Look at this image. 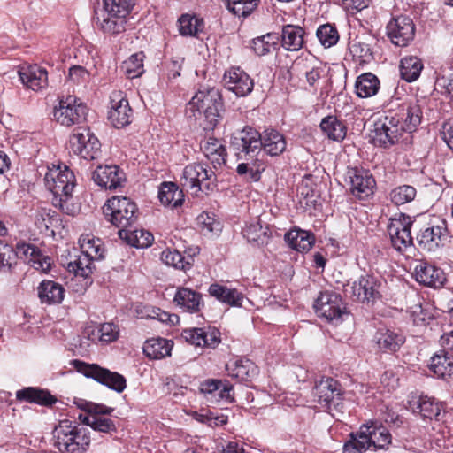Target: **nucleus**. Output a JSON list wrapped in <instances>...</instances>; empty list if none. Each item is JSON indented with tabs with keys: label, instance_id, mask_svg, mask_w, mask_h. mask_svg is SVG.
I'll list each match as a JSON object with an SVG mask.
<instances>
[{
	"label": "nucleus",
	"instance_id": "obj_1",
	"mask_svg": "<svg viewBox=\"0 0 453 453\" xmlns=\"http://www.w3.org/2000/svg\"><path fill=\"white\" fill-rule=\"evenodd\" d=\"M187 111H191L196 119H204V129H213L219 123L223 111L222 97L219 89L215 88L199 89L190 99Z\"/></svg>",
	"mask_w": 453,
	"mask_h": 453
},
{
	"label": "nucleus",
	"instance_id": "obj_2",
	"mask_svg": "<svg viewBox=\"0 0 453 453\" xmlns=\"http://www.w3.org/2000/svg\"><path fill=\"white\" fill-rule=\"evenodd\" d=\"M55 446L60 453H85L90 445V431L69 419L61 420L54 430Z\"/></svg>",
	"mask_w": 453,
	"mask_h": 453
},
{
	"label": "nucleus",
	"instance_id": "obj_3",
	"mask_svg": "<svg viewBox=\"0 0 453 453\" xmlns=\"http://www.w3.org/2000/svg\"><path fill=\"white\" fill-rule=\"evenodd\" d=\"M44 180L46 187L54 196L53 204L63 212L72 214L73 209L70 208L68 202L75 187L73 173L65 165L63 169L60 166L53 167L46 173Z\"/></svg>",
	"mask_w": 453,
	"mask_h": 453
},
{
	"label": "nucleus",
	"instance_id": "obj_4",
	"mask_svg": "<svg viewBox=\"0 0 453 453\" xmlns=\"http://www.w3.org/2000/svg\"><path fill=\"white\" fill-rule=\"evenodd\" d=\"M104 213L108 220L119 228V236L127 234L138 219V208L134 202L127 196H112L104 206Z\"/></svg>",
	"mask_w": 453,
	"mask_h": 453
},
{
	"label": "nucleus",
	"instance_id": "obj_5",
	"mask_svg": "<svg viewBox=\"0 0 453 453\" xmlns=\"http://www.w3.org/2000/svg\"><path fill=\"white\" fill-rule=\"evenodd\" d=\"M135 0H102V9L96 12L97 24L101 28H120L134 19L131 15Z\"/></svg>",
	"mask_w": 453,
	"mask_h": 453
},
{
	"label": "nucleus",
	"instance_id": "obj_6",
	"mask_svg": "<svg viewBox=\"0 0 453 453\" xmlns=\"http://www.w3.org/2000/svg\"><path fill=\"white\" fill-rule=\"evenodd\" d=\"M180 184L186 191L198 196L199 192L211 191L216 188V175L206 164L191 163L184 167Z\"/></svg>",
	"mask_w": 453,
	"mask_h": 453
},
{
	"label": "nucleus",
	"instance_id": "obj_7",
	"mask_svg": "<svg viewBox=\"0 0 453 453\" xmlns=\"http://www.w3.org/2000/svg\"><path fill=\"white\" fill-rule=\"evenodd\" d=\"M71 365L85 377L93 379L117 393H122L127 388L125 377L117 372H111L96 364H88L79 359L72 360Z\"/></svg>",
	"mask_w": 453,
	"mask_h": 453
},
{
	"label": "nucleus",
	"instance_id": "obj_8",
	"mask_svg": "<svg viewBox=\"0 0 453 453\" xmlns=\"http://www.w3.org/2000/svg\"><path fill=\"white\" fill-rule=\"evenodd\" d=\"M313 307L316 314L326 321L338 324L347 315V309L340 294L334 291L320 292Z\"/></svg>",
	"mask_w": 453,
	"mask_h": 453
},
{
	"label": "nucleus",
	"instance_id": "obj_9",
	"mask_svg": "<svg viewBox=\"0 0 453 453\" xmlns=\"http://www.w3.org/2000/svg\"><path fill=\"white\" fill-rule=\"evenodd\" d=\"M404 132L399 116L390 112L374 123L372 138L375 145L388 148L396 143Z\"/></svg>",
	"mask_w": 453,
	"mask_h": 453
},
{
	"label": "nucleus",
	"instance_id": "obj_10",
	"mask_svg": "<svg viewBox=\"0 0 453 453\" xmlns=\"http://www.w3.org/2000/svg\"><path fill=\"white\" fill-rule=\"evenodd\" d=\"M72 151L86 160H95L101 154V143L88 127H80L70 137Z\"/></svg>",
	"mask_w": 453,
	"mask_h": 453
},
{
	"label": "nucleus",
	"instance_id": "obj_11",
	"mask_svg": "<svg viewBox=\"0 0 453 453\" xmlns=\"http://www.w3.org/2000/svg\"><path fill=\"white\" fill-rule=\"evenodd\" d=\"M87 106L79 98L69 95L65 99L59 101L53 115L59 124L70 127L84 121L87 116Z\"/></svg>",
	"mask_w": 453,
	"mask_h": 453
},
{
	"label": "nucleus",
	"instance_id": "obj_12",
	"mask_svg": "<svg viewBox=\"0 0 453 453\" xmlns=\"http://www.w3.org/2000/svg\"><path fill=\"white\" fill-rule=\"evenodd\" d=\"M413 224L411 218L404 213L390 219L388 225V232L390 237L393 248L400 253H403L412 244L411 228Z\"/></svg>",
	"mask_w": 453,
	"mask_h": 453
},
{
	"label": "nucleus",
	"instance_id": "obj_13",
	"mask_svg": "<svg viewBox=\"0 0 453 453\" xmlns=\"http://www.w3.org/2000/svg\"><path fill=\"white\" fill-rule=\"evenodd\" d=\"M346 181L349 185L351 194L359 199H365L373 195L376 188V181L372 174L364 168H348Z\"/></svg>",
	"mask_w": 453,
	"mask_h": 453
},
{
	"label": "nucleus",
	"instance_id": "obj_14",
	"mask_svg": "<svg viewBox=\"0 0 453 453\" xmlns=\"http://www.w3.org/2000/svg\"><path fill=\"white\" fill-rule=\"evenodd\" d=\"M232 146L237 152L239 159L244 156L259 153L261 150V134L250 127H245L242 131L236 133L232 139Z\"/></svg>",
	"mask_w": 453,
	"mask_h": 453
},
{
	"label": "nucleus",
	"instance_id": "obj_15",
	"mask_svg": "<svg viewBox=\"0 0 453 453\" xmlns=\"http://www.w3.org/2000/svg\"><path fill=\"white\" fill-rule=\"evenodd\" d=\"M448 235L447 222L440 219L437 224L421 229L417 234V242L423 250L435 251Z\"/></svg>",
	"mask_w": 453,
	"mask_h": 453
},
{
	"label": "nucleus",
	"instance_id": "obj_16",
	"mask_svg": "<svg viewBox=\"0 0 453 453\" xmlns=\"http://www.w3.org/2000/svg\"><path fill=\"white\" fill-rule=\"evenodd\" d=\"M412 275L417 282L430 288H440L445 280L443 271L424 260L416 261Z\"/></svg>",
	"mask_w": 453,
	"mask_h": 453
},
{
	"label": "nucleus",
	"instance_id": "obj_17",
	"mask_svg": "<svg viewBox=\"0 0 453 453\" xmlns=\"http://www.w3.org/2000/svg\"><path fill=\"white\" fill-rule=\"evenodd\" d=\"M225 87L237 96H246L254 87L253 80L240 67H231L225 72L223 77Z\"/></svg>",
	"mask_w": 453,
	"mask_h": 453
},
{
	"label": "nucleus",
	"instance_id": "obj_18",
	"mask_svg": "<svg viewBox=\"0 0 453 453\" xmlns=\"http://www.w3.org/2000/svg\"><path fill=\"white\" fill-rule=\"evenodd\" d=\"M111 105L108 119L116 128L124 127L131 123L133 111L122 92L115 91L111 94Z\"/></svg>",
	"mask_w": 453,
	"mask_h": 453
},
{
	"label": "nucleus",
	"instance_id": "obj_19",
	"mask_svg": "<svg viewBox=\"0 0 453 453\" xmlns=\"http://www.w3.org/2000/svg\"><path fill=\"white\" fill-rule=\"evenodd\" d=\"M319 403L327 409L336 407L342 399V388L340 382L331 377H322L315 387Z\"/></svg>",
	"mask_w": 453,
	"mask_h": 453
},
{
	"label": "nucleus",
	"instance_id": "obj_20",
	"mask_svg": "<svg viewBox=\"0 0 453 453\" xmlns=\"http://www.w3.org/2000/svg\"><path fill=\"white\" fill-rule=\"evenodd\" d=\"M13 251L18 257L23 259L35 270L46 273L50 269V257L43 256L41 250L34 244L18 242Z\"/></svg>",
	"mask_w": 453,
	"mask_h": 453
},
{
	"label": "nucleus",
	"instance_id": "obj_21",
	"mask_svg": "<svg viewBox=\"0 0 453 453\" xmlns=\"http://www.w3.org/2000/svg\"><path fill=\"white\" fill-rule=\"evenodd\" d=\"M94 182L105 189H116L125 180V174L117 165H99L92 174Z\"/></svg>",
	"mask_w": 453,
	"mask_h": 453
},
{
	"label": "nucleus",
	"instance_id": "obj_22",
	"mask_svg": "<svg viewBox=\"0 0 453 453\" xmlns=\"http://www.w3.org/2000/svg\"><path fill=\"white\" fill-rule=\"evenodd\" d=\"M18 73L22 84L33 91L42 90L48 86V72L37 65L21 66Z\"/></svg>",
	"mask_w": 453,
	"mask_h": 453
},
{
	"label": "nucleus",
	"instance_id": "obj_23",
	"mask_svg": "<svg viewBox=\"0 0 453 453\" xmlns=\"http://www.w3.org/2000/svg\"><path fill=\"white\" fill-rule=\"evenodd\" d=\"M352 295L360 302H373L380 296L377 279L370 274L361 275L351 287Z\"/></svg>",
	"mask_w": 453,
	"mask_h": 453
},
{
	"label": "nucleus",
	"instance_id": "obj_24",
	"mask_svg": "<svg viewBox=\"0 0 453 453\" xmlns=\"http://www.w3.org/2000/svg\"><path fill=\"white\" fill-rule=\"evenodd\" d=\"M375 342L382 352L395 353L405 342V336L400 330L380 328L376 332Z\"/></svg>",
	"mask_w": 453,
	"mask_h": 453
},
{
	"label": "nucleus",
	"instance_id": "obj_25",
	"mask_svg": "<svg viewBox=\"0 0 453 453\" xmlns=\"http://www.w3.org/2000/svg\"><path fill=\"white\" fill-rule=\"evenodd\" d=\"M393 114L399 116L401 126L407 133L415 131L421 123L422 110L418 101L403 104L398 112Z\"/></svg>",
	"mask_w": 453,
	"mask_h": 453
},
{
	"label": "nucleus",
	"instance_id": "obj_26",
	"mask_svg": "<svg viewBox=\"0 0 453 453\" xmlns=\"http://www.w3.org/2000/svg\"><path fill=\"white\" fill-rule=\"evenodd\" d=\"M210 296L222 303L231 307H242L244 300H248L245 295L237 288H228L225 285L213 283L209 287Z\"/></svg>",
	"mask_w": 453,
	"mask_h": 453
},
{
	"label": "nucleus",
	"instance_id": "obj_27",
	"mask_svg": "<svg viewBox=\"0 0 453 453\" xmlns=\"http://www.w3.org/2000/svg\"><path fill=\"white\" fill-rule=\"evenodd\" d=\"M201 150L215 169L221 167L226 162L227 152L221 140L215 137L206 138L201 143Z\"/></svg>",
	"mask_w": 453,
	"mask_h": 453
},
{
	"label": "nucleus",
	"instance_id": "obj_28",
	"mask_svg": "<svg viewBox=\"0 0 453 453\" xmlns=\"http://www.w3.org/2000/svg\"><path fill=\"white\" fill-rule=\"evenodd\" d=\"M173 302L184 311L198 312L203 306L202 295L188 288H178Z\"/></svg>",
	"mask_w": 453,
	"mask_h": 453
},
{
	"label": "nucleus",
	"instance_id": "obj_29",
	"mask_svg": "<svg viewBox=\"0 0 453 453\" xmlns=\"http://www.w3.org/2000/svg\"><path fill=\"white\" fill-rule=\"evenodd\" d=\"M228 376L238 381H250L257 374V365L250 359H236L226 365Z\"/></svg>",
	"mask_w": 453,
	"mask_h": 453
},
{
	"label": "nucleus",
	"instance_id": "obj_30",
	"mask_svg": "<svg viewBox=\"0 0 453 453\" xmlns=\"http://www.w3.org/2000/svg\"><path fill=\"white\" fill-rule=\"evenodd\" d=\"M286 242L289 247L298 252H308L315 242V236L310 231L294 228L284 235Z\"/></svg>",
	"mask_w": 453,
	"mask_h": 453
},
{
	"label": "nucleus",
	"instance_id": "obj_31",
	"mask_svg": "<svg viewBox=\"0 0 453 453\" xmlns=\"http://www.w3.org/2000/svg\"><path fill=\"white\" fill-rule=\"evenodd\" d=\"M286 140L283 134L274 129L265 130L261 134V149L272 157L280 155L286 150Z\"/></svg>",
	"mask_w": 453,
	"mask_h": 453
},
{
	"label": "nucleus",
	"instance_id": "obj_32",
	"mask_svg": "<svg viewBox=\"0 0 453 453\" xmlns=\"http://www.w3.org/2000/svg\"><path fill=\"white\" fill-rule=\"evenodd\" d=\"M38 296L42 303H60L65 296L64 287L56 281L44 280L37 288Z\"/></svg>",
	"mask_w": 453,
	"mask_h": 453
},
{
	"label": "nucleus",
	"instance_id": "obj_33",
	"mask_svg": "<svg viewBox=\"0 0 453 453\" xmlns=\"http://www.w3.org/2000/svg\"><path fill=\"white\" fill-rule=\"evenodd\" d=\"M16 397L19 401L34 403L44 406H50L57 401L49 391L32 387L18 390Z\"/></svg>",
	"mask_w": 453,
	"mask_h": 453
},
{
	"label": "nucleus",
	"instance_id": "obj_34",
	"mask_svg": "<svg viewBox=\"0 0 453 453\" xmlns=\"http://www.w3.org/2000/svg\"><path fill=\"white\" fill-rule=\"evenodd\" d=\"M380 86V80L375 74L365 73L357 78L355 83L356 94L358 97L368 98L378 93Z\"/></svg>",
	"mask_w": 453,
	"mask_h": 453
},
{
	"label": "nucleus",
	"instance_id": "obj_35",
	"mask_svg": "<svg viewBox=\"0 0 453 453\" xmlns=\"http://www.w3.org/2000/svg\"><path fill=\"white\" fill-rule=\"evenodd\" d=\"M172 348V341L165 338H153L144 342L142 350L150 359H161L171 355Z\"/></svg>",
	"mask_w": 453,
	"mask_h": 453
},
{
	"label": "nucleus",
	"instance_id": "obj_36",
	"mask_svg": "<svg viewBox=\"0 0 453 453\" xmlns=\"http://www.w3.org/2000/svg\"><path fill=\"white\" fill-rule=\"evenodd\" d=\"M320 128L333 141H342L347 134L346 126L333 115L326 116L321 120Z\"/></svg>",
	"mask_w": 453,
	"mask_h": 453
},
{
	"label": "nucleus",
	"instance_id": "obj_37",
	"mask_svg": "<svg viewBox=\"0 0 453 453\" xmlns=\"http://www.w3.org/2000/svg\"><path fill=\"white\" fill-rule=\"evenodd\" d=\"M158 198L162 204L171 205L172 207H178L182 204L184 196L182 189L173 182H165L161 185Z\"/></svg>",
	"mask_w": 453,
	"mask_h": 453
},
{
	"label": "nucleus",
	"instance_id": "obj_38",
	"mask_svg": "<svg viewBox=\"0 0 453 453\" xmlns=\"http://www.w3.org/2000/svg\"><path fill=\"white\" fill-rule=\"evenodd\" d=\"M429 369L438 378L450 376L453 373V356L442 352L431 357Z\"/></svg>",
	"mask_w": 453,
	"mask_h": 453
},
{
	"label": "nucleus",
	"instance_id": "obj_39",
	"mask_svg": "<svg viewBox=\"0 0 453 453\" xmlns=\"http://www.w3.org/2000/svg\"><path fill=\"white\" fill-rule=\"evenodd\" d=\"M370 446L375 449H383L391 443V434L383 426H378L374 422L365 424Z\"/></svg>",
	"mask_w": 453,
	"mask_h": 453
},
{
	"label": "nucleus",
	"instance_id": "obj_40",
	"mask_svg": "<svg viewBox=\"0 0 453 453\" xmlns=\"http://www.w3.org/2000/svg\"><path fill=\"white\" fill-rule=\"evenodd\" d=\"M280 35L275 32H269L264 35L257 36L252 40L251 47L257 56H265L275 50L279 45Z\"/></svg>",
	"mask_w": 453,
	"mask_h": 453
},
{
	"label": "nucleus",
	"instance_id": "obj_41",
	"mask_svg": "<svg viewBox=\"0 0 453 453\" xmlns=\"http://www.w3.org/2000/svg\"><path fill=\"white\" fill-rule=\"evenodd\" d=\"M367 429L363 425L356 434H350V439L343 445L344 453H364L371 447Z\"/></svg>",
	"mask_w": 453,
	"mask_h": 453
},
{
	"label": "nucleus",
	"instance_id": "obj_42",
	"mask_svg": "<svg viewBox=\"0 0 453 453\" xmlns=\"http://www.w3.org/2000/svg\"><path fill=\"white\" fill-rule=\"evenodd\" d=\"M423 69V63L420 58L415 56H409L402 58L400 63V74L402 79L407 82L416 81Z\"/></svg>",
	"mask_w": 453,
	"mask_h": 453
},
{
	"label": "nucleus",
	"instance_id": "obj_43",
	"mask_svg": "<svg viewBox=\"0 0 453 453\" xmlns=\"http://www.w3.org/2000/svg\"><path fill=\"white\" fill-rule=\"evenodd\" d=\"M93 261L94 259L91 257L79 252V254L74 255V258L68 263L67 269L69 272L73 273L75 276L88 278L94 270Z\"/></svg>",
	"mask_w": 453,
	"mask_h": 453
},
{
	"label": "nucleus",
	"instance_id": "obj_44",
	"mask_svg": "<svg viewBox=\"0 0 453 453\" xmlns=\"http://www.w3.org/2000/svg\"><path fill=\"white\" fill-rule=\"evenodd\" d=\"M161 260L167 265L179 270H189L193 264V257L188 256L185 257L177 250L167 249L161 253Z\"/></svg>",
	"mask_w": 453,
	"mask_h": 453
},
{
	"label": "nucleus",
	"instance_id": "obj_45",
	"mask_svg": "<svg viewBox=\"0 0 453 453\" xmlns=\"http://www.w3.org/2000/svg\"><path fill=\"white\" fill-rule=\"evenodd\" d=\"M79 244L81 247L80 252L92 259L99 260L104 257V250L100 239H95L88 234L81 235L79 239Z\"/></svg>",
	"mask_w": 453,
	"mask_h": 453
},
{
	"label": "nucleus",
	"instance_id": "obj_46",
	"mask_svg": "<svg viewBox=\"0 0 453 453\" xmlns=\"http://www.w3.org/2000/svg\"><path fill=\"white\" fill-rule=\"evenodd\" d=\"M264 170L265 165L258 159L240 163L236 167V173L240 176H243L247 180L253 182H257L261 179V173Z\"/></svg>",
	"mask_w": 453,
	"mask_h": 453
},
{
	"label": "nucleus",
	"instance_id": "obj_47",
	"mask_svg": "<svg viewBox=\"0 0 453 453\" xmlns=\"http://www.w3.org/2000/svg\"><path fill=\"white\" fill-rule=\"evenodd\" d=\"M264 170L265 165L258 159L240 163L236 167V173L240 176H243L247 180L253 182H257L261 179V173Z\"/></svg>",
	"mask_w": 453,
	"mask_h": 453
},
{
	"label": "nucleus",
	"instance_id": "obj_48",
	"mask_svg": "<svg viewBox=\"0 0 453 453\" xmlns=\"http://www.w3.org/2000/svg\"><path fill=\"white\" fill-rule=\"evenodd\" d=\"M144 58L145 55L142 51L136 52L131 55L127 60H125L121 64L120 68L125 73V74L130 79L139 77L144 72Z\"/></svg>",
	"mask_w": 453,
	"mask_h": 453
},
{
	"label": "nucleus",
	"instance_id": "obj_49",
	"mask_svg": "<svg viewBox=\"0 0 453 453\" xmlns=\"http://www.w3.org/2000/svg\"><path fill=\"white\" fill-rule=\"evenodd\" d=\"M441 411V404L434 398L426 395L420 396L417 401L415 411L418 412L424 418H438Z\"/></svg>",
	"mask_w": 453,
	"mask_h": 453
},
{
	"label": "nucleus",
	"instance_id": "obj_50",
	"mask_svg": "<svg viewBox=\"0 0 453 453\" xmlns=\"http://www.w3.org/2000/svg\"><path fill=\"white\" fill-rule=\"evenodd\" d=\"M416 188L411 185H401L393 188L390 192L391 202L399 206L408 203L416 197Z\"/></svg>",
	"mask_w": 453,
	"mask_h": 453
},
{
	"label": "nucleus",
	"instance_id": "obj_51",
	"mask_svg": "<svg viewBox=\"0 0 453 453\" xmlns=\"http://www.w3.org/2000/svg\"><path fill=\"white\" fill-rule=\"evenodd\" d=\"M125 234V237L127 239V242L133 247L138 249L148 248L154 241L153 234L143 229L134 231L127 230Z\"/></svg>",
	"mask_w": 453,
	"mask_h": 453
},
{
	"label": "nucleus",
	"instance_id": "obj_52",
	"mask_svg": "<svg viewBox=\"0 0 453 453\" xmlns=\"http://www.w3.org/2000/svg\"><path fill=\"white\" fill-rule=\"evenodd\" d=\"M243 237L249 242L263 245L267 237L266 230H264L259 221L250 223L242 231Z\"/></svg>",
	"mask_w": 453,
	"mask_h": 453
},
{
	"label": "nucleus",
	"instance_id": "obj_53",
	"mask_svg": "<svg viewBox=\"0 0 453 453\" xmlns=\"http://www.w3.org/2000/svg\"><path fill=\"white\" fill-rule=\"evenodd\" d=\"M92 334L97 336L98 340L104 343L115 342L119 335V329L117 325L111 322L101 324Z\"/></svg>",
	"mask_w": 453,
	"mask_h": 453
},
{
	"label": "nucleus",
	"instance_id": "obj_54",
	"mask_svg": "<svg viewBox=\"0 0 453 453\" xmlns=\"http://www.w3.org/2000/svg\"><path fill=\"white\" fill-rule=\"evenodd\" d=\"M303 30H281V43L287 50H298L303 42Z\"/></svg>",
	"mask_w": 453,
	"mask_h": 453
},
{
	"label": "nucleus",
	"instance_id": "obj_55",
	"mask_svg": "<svg viewBox=\"0 0 453 453\" xmlns=\"http://www.w3.org/2000/svg\"><path fill=\"white\" fill-rule=\"evenodd\" d=\"M415 30H387V36L397 47L407 46L414 38Z\"/></svg>",
	"mask_w": 453,
	"mask_h": 453
},
{
	"label": "nucleus",
	"instance_id": "obj_56",
	"mask_svg": "<svg viewBox=\"0 0 453 453\" xmlns=\"http://www.w3.org/2000/svg\"><path fill=\"white\" fill-rule=\"evenodd\" d=\"M228 9L236 16L246 18L254 12L252 1L248 0H226Z\"/></svg>",
	"mask_w": 453,
	"mask_h": 453
},
{
	"label": "nucleus",
	"instance_id": "obj_57",
	"mask_svg": "<svg viewBox=\"0 0 453 453\" xmlns=\"http://www.w3.org/2000/svg\"><path fill=\"white\" fill-rule=\"evenodd\" d=\"M91 428L95 431L111 435L117 432L115 422L105 416L96 415V418L91 420Z\"/></svg>",
	"mask_w": 453,
	"mask_h": 453
},
{
	"label": "nucleus",
	"instance_id": "obj_58",
	"mask_svg": "<svg viewBox=\"0 0 453 453\" xmlns=\"http://www.w3.org/2000/svg\"><path fill=\"white\" fill-rule=\"evenodd\" d=\"M204 328H189L186 329L182 333V336L187 342L196 346H206L207 340L206 335H203Z\"/></svg>",
	"mask_w": 453,
	"mask_h": 453
},
{
	"label": "nucleus",
	"instance_id": "obj_59",
	"mask_svg": "<svg viewBox=\"0 0 453 453\" xmlns=\"http://www.w3.org/2000/svg\"><path fill=\"white\" fill-rule=\"evenodd\" d=\"M179 28H201L204 27V20L203 18L196 15L184 13L177 20Z\"/></svg>",
	"mask_w": 453,
	"mask_h": 453
},
{
	"label": "nucleus",
	"instance_id": "obj_60",
	"mask_svg": "<svg viewBox=\"0 0 453 453\" xmlns=\"http://www.w3.org/2000/svg\"><path fill=\"white\" fill-rule=\"evenodd\" d=\"M198 223L203 230L208 232H219L221 229V224L219 220L215 219L213 215L203 212L197 218Z\"/></svg>",
	"mask_w": 453,
	"mask_h": 453
},
{
	"label": "nucleus",
	"instance_id": "obj_61",
	"mask_svg": "<svg viewBox=\"0 0 453 453\" xmlns=\"http://www.w3.org/2000/svg\"><path fill=\"white\" fill-rule=\"evenodd\" d=\"M316 35L325 48H330L339 41L338 30H316Z\"/></svg>",
	"mask_w": 453,
	"mask_h": 453
},
{
	"label": "nucleus",
	"instance_id": "obj_62",
	"mask_svg": "<svg viewBox=\"0 0 453 453\" xmlns=\"http://www.w3.org/2000/svg\"><path fill=\"white\" fill-rule=\"evenodd\" d=\"M13 257V249L0 242V271H7L11 268Z\"/></svg>",
	"mask_w": 453,
	"mask_h": 453
},
{
	"label": "nucleus",
	"instance_id": "obj_63",
	"mask_svg": "<svg viewBox=\"0 0 453 453\" xmlns=\"http://www.w3.org/2000/svg\"><path fill=\"white\" fill-rule=\"evenodd\" d=\"M89 78L88 71L81 65H73L69 69V80L76 84L87 82Z\"/></svg>",
	"mask_w": 453,
	"mask_h": 453
},
{
	"label": "nucleus",
	"instance_id": "obj_64",
	"mask_svg": "<svg viewBox=\"0 0 453 453\" xmlns=\"http://www.w3.org/2000/svg\"><path fill=\"white\" fill-rule=\"evenodd\" d=\"M441 137L448 147L453 150V118L447 119L441 127Z\"/></svg>",
	"mask_w": 453,
	"mask_h": 453
}]
</instances>
